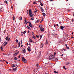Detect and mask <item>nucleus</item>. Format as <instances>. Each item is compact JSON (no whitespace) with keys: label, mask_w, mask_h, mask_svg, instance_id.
Returning a JSON list of instances; mask_svg holds the SVG:
<instances>
[{"label":"nucleus","mask_w":74,"mask_h":74,"mask_svg":"<svg viewBox=\"0 0 74 74\" xmlns=\"http://www.w3.org/2000/svg\"><path fill=\"white\" fill-rule=\"evenodd\" d=\"M12 18L13 19V20H15V17H14V16H13L12 17Z\"/></svg>","instance_id":"e433bc0d"},{"label":"nucleus","mask_w":74,"mask_h":74,"mask_svg":"<svg viewBox=\"0 0 74 74\" xmlns=\"http://www.w3.org/2000/svg\"><path fill=\"white\" fill-rule=\"evenodd\" d=\"M40 3L41 6H43L44 5V4H42V3L40 2Z\"/></svg>","instance_id":"b1692460"},{"label":"nucleus","mask_w":74,"mask_h":74,"mask_svg":"<svg viewBox=\"0 0 74 74\" xmlns=\"http://www.w3.org/2000/svg\"><path fill=\"white\" fill-rule=\"evenodd\" d=\"M24 22H25H25H26V20L25 19V20H24Z\"/></svg>","instance_id":"a18cd8bd"},{"label":"nucleus","mask_w":74,"mask_h":74,"mask_svg":"<svg viewBox=\"0 0 74 74\" xmlns=\"http://www.w3.org/2000/svg\"><path fill=\"white\" fill-rule=\"evenodd\" d=\"M16 53H17V54H18V53H19V51H18V52Z\"/></svg>","instance_id":"0e129e2a"},{"label":"nucleus","mask_w":74,"mask_h":74,"mask_svg":"<svg viewBox=\"0 0 74 74\" xmlns=\"http://www.w3.org/2000/svg\"><path fill=\"white\" fill-rule=\"evenodd\" d=\"M65 46H66V48L67 47V44H65Z\"/></svg>","instance_id":"603ef678"},{"label":"nucleus","mask_w":74,"mask_h":74,"mask_svg":"<svg viewBox=\"0 0 74 74\" xmlns=\"http://www.w3.org/2000/svg\"><path fill=\"white\" fill-rule=\"evenodd\" d=\"M34 20V17H32L31 18V21H33V20Z\"/></svg>","instance_id":"6ab92c4d"},{"label":"nucleus","mask_w":74,"mask_h":74,"mask_svg":"<svg viewBox=\"0 0 74 74\" xmlns=\"http://www.w3.org/2000/svg\"><path fill=\"white\" fill-rule=\"evenodd\" d=\"M41 51H40L39 53V57H40V56H41Z\"/></svg>","instance_id":"a211bd4d"},{"label":"nucleus","mask_w":74,"mask_h":74,"mask_svg":"<svg viewBox=\"0 0 74 74\" xmlns=\"http://www.w3.org/2000/svg\"><path fill=\"white\" fill-rule=\"evenodd\" d=\"M8 43V42H5L4 43H3V44L4 45V46H5V45H7V44Z\"/></svg>","instance_id":"6e6552de"},{"label":"nucleus","mask_w":74,"mask_h":74,"mask_svg":"<svg viewBox=\"0 0 74 74\" xmlns=\"http://www.w3.org/2000/svg\"><path fill=\"white\" fill-rule=\"evenodd\" d=\"M33 38H34V39H36V37L34 36H33Z\"/></svg>","instance_id":"79ce46f5"},{"label":"nucleus","mask_w":74,"mask_h":74,"mask_svg":"<svg viewBox=\"0 0 74 74\" xmlns=\"http://www.w3.org/2000/svg\"><path fill=\"white\" fill-rule=\"evenodd\" d=\"M10 40H11V39H10V38H8V40L7 41H10Z\"/></svg>","instance_id":"2f4dec72"},{"label":"nucleus","mask_w":74,"mask_h":74,"mask_svg":"<svg viewBox=\"0 0 74 74\" xmlns=\"http://www.w3.org/2000/svg\"><path fill=\"white\" fill-rule=\"evenodd\" d=\"M46 45H47V44H48V41H47L46 42Z\"/></svg>","instance_id":"4c0bfd02"},{"label":"nucleus","mask_w":74,"mask_h":74,"mask_svg":"<svg viewBox=\"0 0 74 74\" xmlns=\"http://www.w3.org/2000/svg\"><path fill=\"white\" fill-rule=\"evenodd\" d=\"M36 66L37 67H38V64H37Z\"/></svg>","instance_id":"864d4df0"},{"label":"nucleus","mask_w":74,"mask_h":74,"mask_svg":"<svg viewBox=\"0 0 74 74\" xmlns=\"http://www.w3.org/2000/svg\"><path fill=\"white\" fill-rule=\"evenodd\" d=\"M17 69H18V68L17 67H16V68H13V71H16V70H17Z\"/></svg>","instance_id":"423d86ee"},{"label":"nucleus","mask_w":74,"mask_h":74,"mask_svg":"<svg viewBox=\"0 0 74 74\" xmlns=\"http://www.w3.org/2000/svg\"><path fill=\"white\" fill-rule=\"evenodd\" d=\"M17 59H18V58H16V57H15L14 59V60H17Z\"/></svg>","instance_id":"c756f323"},{"label":"nucleus","mask_w":74,"mask_h":74,"mask_svg":"<svg viewBox=\"0 0 74 74\" xmlns=\"http://www.w3.org/2000/svg\"><path fill=\"white\" fill-rule=\"evenodd\" d=\"M33 3L34 4H37V3H36V2H33Z\"/></svg>","instance_id":"cd10ccee"},{"label":"nucleus","mask_w":74,"mask_h":74,"mask_svg":"<svg viewBox=\"0 0 74 74\" xmlns=\"http://www.w3.org/2000/svg\"><path fill=\"white\" fill-rule=\"evenodd\" d=\"M54 59H55V60H58L57 58H54Z\"/></svg>","instance_id":"09e8293b"},{"label":"nucleus","mask_w":74,"mask_h":74,"mask_svg":"<svg viewBox=\"0 0 74 74\" xmlns=\"http://www.w3.org/2000/svg\"><path fill=\"white\" fill-rule=\"evenodd\" d=\"M52 34V36H53V35H54V34H53V33H52V34Z\"/></svg>","instance_id":"3c124183"},{"label":"nucleus","mask_w":74,"mask_h":74,"mask_svg":"<svg viewBox=\"0 0 74 74\" xmlns=\"http://www.w3.org/2000/svg\"><path fill=\"white\" fill-rule=\"evenodd\" d=\"M29 26L30 27H32V23H30V22H29Z\"/></svg>","instance_id":"9d476101"},{"label":"nucleus","mask_w":74,"mask_h":74,"mask_svg":"<svg viewBox=\"0 0 74 74\" xmlns=\"http://www.w3.org/2000/svg\"><path fill=\"white\" fill-rule=\"evenodd\" d=\"M43 47H44V43H42L40 45V48H43Z\"/></svg>","instance_id":"0eeeda50"},{"label":"nucleus","mask_w":74,"mask_h":74,"mask_svg":"<svg viewBox=\"0 0 74 74\" xmlns=\"http://www.w3.org/2000/svg\"><path fill=\"white\" fill-rule=\"evenodd\" d=\"M49 58L51 59H53L55 58V57H53V55H50Z\"/></svg>","instance_id":"7ed1b4c3"},{"label":"nucleus","mask_w":74,"mask_h":74,"mask_svg":"<svg viewBox=\"0 0 74 74\" xmlns=\"http://www.w3.org/2000/svg\"><path fill=\"white\" fill-rule=\"evenodd\" d=\"M71 38H74L73 37V36H72V37H71Z\"/></svg>","instance_id":"4d7b16f0"},{"label":"nucleus","mask_w":74,"mask_h":74,"mask_svg":"<svg viewBox=\"0 0 74 74\" xmlns=\"http://www.w3.org/2000/svg\"><path fill=\"white\" fill-rule=\"evenodd\" d=\"M5 31H4V33H5Z\"/></svg>","instance_id":"774afa93"},{"label":"nucleus","mask_w":74,"mask_h":74,"mask_svg":"<svg viewBox=\"0 0 74 74\" xmlns=\"http://www.w3.org/2000/svg\"><path fill=\"white\" fill-rule=\"evenodd\" d=\"M22 53H26V51H25V49H23V50L22 51Z\"/></svg>","instance_id":"39448f33"},{"label":"nucleus","mask_w":74,"mask_h":74,"mask_svg":"<svg viewBox=\"0 0 74 74\" xmlns=\"http://www.w3.org/2000/svg\"><path fill=\"white\" fill-rule=\"evenodd\" d=\"M15 66H16V65H15V64H13V66H12V67L14 68V67H15Z\"/></svg>","instance_id":"f3484780"},{"label":"nucleus","mask_w":74,"mask_h":74,"mask_svg":"<svg viewBox=\"0 0 74 74\" xmlns=\"http://www.w3.org/2000/svg\"><path fill=\"white\" fill-rule=\"evenodd\" d=\"M29 23V22H28L27 23H26V24H27V23Z\"/></svg>","instance_id":"338daca9"},{"label":"nucleus","mask_w":74,"mask_h":74,"mask_svg":"<svg viewBox=\"0 0 74 74\" xmlns=\"http://www.w3.org/2000/svg\"><path fill=\"white\" fill-rule=\"evenodd\" d=\"M54 73H55V74H57V73H58L57 72H56L55 71H54Z\"/></svg>","instance_id":"f704fd0d"},{"label":"nucleus","mask_w":74,"mask_h":74,"mask_svg":"<svg viewBox=\"0 0 74 74\" xmlns=\"http://www.w3.org/2000/svg\"><path fill=\"white\" fill-rule=\"evenodd\" d=\"M27 45H29L28 44V43H27Z\"/></svg>","instance_id":"680f3d73"},{"label":"nucleus","mask_w":74,"mask_h":74,"mask_svg":"<svg viewBox=\"0 0 74 74\" xmlns=\"http://www.w3.org/2000/svg\"><path fill=\"white\" fill-rule=\"evenodd\" d=\"M27 50L28 51H31V50L30 49V47H28L27 48Z\"/></svg>","instance_id":"ddd939ff"},{"label":"nucleus","mask_w":74,"mask_h":74,"mask_svg":"<svg viewBox=\"0 0 74 74\" xmlns=\"http://www.w3.org/2000/svg\"><path fill=\"white\" fill-rule=\"evenodd\" d=\"M27 28L28 29H30V27H29L28 26H27Z\"/></svg>","instance_id":"412c9836"},{"label":"nucleus","mask_w":74,"mask_h":74,"mask_svg":"<svg viewBox=\"0 0 74 74\" xmlns=\"http://www.w3.org/2000/svg\"><path fill=\"white\" fill-rule=\"evenodd\" d=\"M8 36H7L5 38V39L7 41H8Z\"/></svg>","instance_id":"4468645a"},{"label":"nucleus","mask_w":74,"mask_h":74,"mask_svg":"<svg viewBox=\"0 0 74 74\" xmlns=\"http://www.w3.org/2000/svg\"><path fill=\"white\" fill-rule=\"evenodd\" d=\"M63 68V69H64V70H66L67 69L66 68H65V66H64Z\"/></svg>","instance_id":"c85d7f7f"},{"label":"nucleus","mask_w":74,"mask_h":74,"mask_svg":"<svg viewBox=\"0 0 74 74\" xmlns=\"http://www.w3.org/2000/svg\"><path fill=\"white\" fill-rule=\"evenodd\" d=\"M37 12V10H35L34 12V13H36V12Z\"/></svg>","instance_id":"7c9ffc66"},{"label":"nucleus","mask_w":74,"mask_h":74,"mask_svg":"<svg viewBox=\"0 0 74 74\" xmlns=\"http://www.w3.org/2000/svg\"><path fill=\"white\" fill-rule=\"evenodd\" d=\"M29 16H30V17H33V14H32H32H29Z\"/></svg>","instance_id":"2eb2a0df"},{"label":"nucleus","mask_w":74,"mask_h":74,"mask_svg":"<svg viewBox=\"0 0 74 74\" xmlns=\"http://www.w3.org/2000/svg\"><path fill=\"white\" fill-rule=\"evenodd\" d=\"M42 35H41L40 37V39H41V38H42Z\"/></svg>","instance_id":"bb28decb"},{"label":"nucleus","mask_w":74,"mask_h":74,"mask_svg":"<svg viewBox=\"0 0 74 74\" xmlns=\"http://www.w3.org/2000/svg\"><path fill=\"white\" fill-rule=\"evenodd\" d=\"M56 26V25L55 24V25H54V27H55Z\"/></svg>","instance_id":"e2e57ef3"},{"label":"nucleus","mask_w":74,"mask_h":74,"mask_svg":"<svg viewBox=\"0 0 74 74\" xmlns=\"http://www.w3.org/2000/svg\"><path fill=\"white\" fill-rule=\"evenodd\" d=\"M39 27L41 32H44V28L43 27H42V26H41L40 27V25L39 26Z\"/></svg>","instance_id":"f257e3e1"},{"label":"nucleus","mask_w":74,"mask_h":74,"mask_svg":"<svg viewBox=\"0 0 74 74\" xmlns=\"http://www.w3.org/2000/svg\"><path fill=\"white\" fill-rule=\"evenodd\" d=\"M32 35H33V36H34V32H32Z\"/></svg>","instance_id":"37998d69"},{"label":"nucleus","mask_w":74,"mask_h":74,"mask_svg":"<svg viewBox=\"0 0 74 74\" xmlns=\"http://www.w3.org/2000/svg\"><path fill=\"white\" fill-rule=\"evenodd\" d=\"M4 3H6V4H7L8 3V2H7V1H5Z\"/></svg>","instance_id":"a878e982"},{"label":"nucleus","mask_w":74,"mask_h":74,"mask_svg":"<svg viewBox=\"0 0 74 74\" xmlns=\"http://www.w3.org/2000/svg\"><path fill=\"white\" fill-rule=\"evenodd\" d=\"M22 17H20L19 18V20H20V21H22Z\"/></svg>","instance_id":"5701e85b"},{"label":"nucleus","mask_w":74,"mask_h":74,"mask_svg":"<svg viewBox=\"0 0 74 74\" xmlns=\"http://www.w3.org/2000/svg\"><path fill=\"white\" fill-rule=\"evenodd\" d=\"M1 49V51H3V46H1V48H0Z\"/></svg>","instance_id":"dca6fc26"},{"label":"nucleus","mask_w":74,"mask_h":74,"mask_svg":"<svg viewBox=\"0 0 74 74\" xmlns=\"http://www.w3.org/2000/svg\"><path fill=\"white\" fill-rule=\"evenodd\" d=\"M21 36H23V34H21Z\"/></svg>","instance_id":"69168bd1"},{"label":"nucleus","mask_w":74,"mask_h":74,"mask_svg":"<svg viewBox=\"0 0 74 74\" xmlns=\"http://www.w3.org/2000/svg\"><path fill=\"white\" fill-rule=\"evenodd\" d=\"M60 29L61 30H63V29H64V27L63 26H60Z\"/></svg>","instance_id":"9b49d317"},{"label":"nucleus","mask_w":74,"mask_h":74,"mask_svg":"<svg viewBox=\"0 0 74 74\" xmlns=\"http://www.w3.org/2000/svg\"><path fill=\"white\" fill-rule=\"evenodd\" d=\"M21 46V42H18V47H19Z\"/></svg>","instance_id":"aec40b11"},{"label":"nucleus","mask_w":74,"mask_h":74,"mask_svg":"<svg viewBox=\"0 0 74 74\" xmlns=\"http://www.w3.org/2000/svg\"><path fill=\"white\" fill-rule=\"evenodd\" d=\"M68 64H70V62H67L66 63V65H68Z\"/></svg>","instance_id":"4be33fe9"},{"label":"nucleus","mask_w":74,"mask_h":74,"mask_svg":"<svg viewBox=\"0 0 74 74\" xmlns=\"http://www.w3.org/2000/svg\"><path fill=\"white\" fill-rule=\"evenodd\" d=\"M40 8L41 9V10L42 12H44V10H43V9L42 8L40 7Z\"/></svg>","instance_id":"f8f14e48"},{"label":"nucleus","mask_w":74,"mask_h":74,"mask_svg":"<svg viewBox=\"0 0 74 74\" xmlns=\"http://www.w3.org/2000/svg\"><path fill=\"white\" fill-rule=\"evenodd\" d=\"M16 42H18V39H16Z\"/></svg>","instance_id":"58836bf2"},{"label":"nucleus","mask_w":74,"mask_h":74,"mask_svg":"<svg viewBox=\"0 0 74 74\" xmlns=\"http://www.w3.org/2000/svg\"><path fill=\"white\" fill-rule=\"evenodd\" d=\"M54 53V56H55V55H56V53L55 52V53Z\"/></svg>","instance_id":"c03bdc74"},{"label":"nucleus","mask_w":74,"mask_h":74,"mask_svg":"<svg viewBox=\"0 0 74 74\" xmlns=\"http://www.w3.org/2000/svg\"><path fill=\"white\" fill-rule=\"evenodd\" d=\"M73 21H74V19L72 18V21L73 22Z\"/></svg>","instance_id":"8fccbe9b"},{"label":"nucleus","mask_w":74,"mask_h":74,"mask_svg":"<svg viewBox=\"0 0 74 74\" xmlns=\"http://www.w3.org/2000/svg\"><path fill=\"white\" fill-rule=\"evenodd\" d=\"M36 37L37 38H39V36L37 35H36Z\"/></svg>","instance_id":"de8ad7c7"},{"label":"nucleus","mask_w":74,"mask_h":74,"mask_svg":"<svg viewBox=\"0 0 74 74\" xmlns=\"http://www.w3.org/2000/svg\"><path fill=\"white\" fill-rule=\"evenodd\" d=\"M22 47H23V45H22L21 47V48H22Z\"/></svg>","instance_id":"13d9d810"},{"label":"nucleus","mask_w":74,"mask_h":74,"mask_svg":"<svg viewBox=\"0 0 74 74\" xmlns=\"http://www.w3.org/2000/svg\"><path fill=\"white\" fill-rule=\"evenodd\" d=\"M42 14H43L44 16H45V13H43Z\"/></svg>","instance_id":"473e14b6"},{"label":"nucleus","mask_w":74,"mask_h":74,"mask_svg":"<svg viewBox=\"0 0 74 74\" xmlns=\"http://www.w3.org/2000/svg\"><path fill=\"white\" fill-rule=\"evenodd\" d=\"M38 1L39 2H41V0H39Z\"/></svg>","instance_id":"6e6d98bb"},{"label":"nucleus","mask_w":74,"mask_h":74,"mask_svg":"<svg viewBox=\"0 0 74 74\" xmlns=\"http://www.w3.org/2000/svg\"><path fill=\"white\" fill-rule=\"evenodd\" d=\"M31 10H32L31 9H30L29 10V15L32 14L33 13V12H32V11Z\"/></svg>","instance_id":"20e7f679"},{"label":"nucleus","mask_w":74,"mask_h":74,"mask_svg":"<svg viewBox=\"0 0 74 74\" xmlns=\"http://www.w3.org/2000/svg\"><path fill=\"white\" fill-rule=\"evenodd\" d=\"M39 21H40V20H38L36 21V23H38L39 22Z\"/></svg>","instance_id":"72a5a7b5"},{"label":"nucleus","mask_w":74,"mask_h":74,"mask_svg":"<svg viewBox=\"0 0 74 74\" xmlns=\"http://www.w3.org/2000/svg\"><path fill=\"white\" fill-rule=\"evenodd\" d=\"M56 26H58L59 25H58V24H57Z\"/></svg>","instance_id":"bf43d9fd"},{"label":"nucleus","mask_w":74,"mask_h":74,"mask_svg":"<svg viewBox=\"0 0 74 74\" xmlns=\"http://www.w3.org/2000/svg\"><path fill=\"white\" fill-rule=\"evenodd\" d=\"M17 54V53H16L14 54V56H16V55Z\"/></svg>","instance_id":"ea45409f"},{"label":"nucleus","mask_w":74,"mask_h":74,"mask_svg":"<svg viewBox=\"0 0 74 74\" xmlns=\"http://www.w3.org/2000/svg\"><path fill=\"white\" fill-rule=\"evenodd\" d=\"M18 58H21V57H20V56H18Z\"/></svg>","instance_id":"052dcab7"},{"label":"nucleus","mask_w":74,"mask_h":74,"mask_svg":"<svg viewBox=\"0 0 74 74\" xmlns=\"http://www.w3.org/2000/svg\"><path fill=\"white\" fill-rule=\"evenodd\" d=\"M22 60L24 63H26V60L24 57L22 58Z\"/></svg>","instance_id":"f03ea898"},{"label":"nucleus","mask_w":74,"mask_h":74,"mask_svg":"<svg viewBox=\"0 0 74 74\" xmlns=\"http://www.w3.org/2000/svg\"><path fill=\"white\" fill-rule=\"evenodd\" d=\"M27 15L29 14V11H28V10H27Z\"/></svg>","instance_id":"c9c22d12"},{"label":"nucleus","mask_w":74,"mask_h":74,"mask_svg":"<svg viewBox=\"0 0 74 74\" xmlns=\"http://www.w3.org/2000/svg\"><path fill=\"white\" fill-rule=\"evenodd\" d=\"M11 8L12 9V10H13L14 9L13 8V7L12 6H11Z\"/></svg>","instance_id":"49530a36"},{"label":"nucleus","mask_w":74,"mask_h":74,"mask_svg":"<svg viewBox=\"0 0 74 74\" xmlns=\"http://www.w3.org/2000/svg\"><path fill=\"white\" fill-rule=\"evenodd\" d=\"M22 33H23V34H25V33H26V31H25L24 32H22Z\"/></svg>","instance_id":"393cba45"},{"label":"nucleus","mask_w":74,"mask_h":74,"mask_svg":"<svg viewBox=\"0 0 74 74\" xmlns=\"http://www.w3.org/2000/svg\"><path fill=\"white\" fill-rule=\"evenodd\" d=\"M29 42H34L33 41V40H32L30 38L29 39Z\"/></svg>","instance_id":"1a4fd4ad"},{"label":"nucleus","mask_w":74,"mask_h":74,"mask_svg":"<svg viewBox=\"0 0 74 74\" xmlns=\"http://www.w3.org/2000/svg\"><path fill=\"white\" fill-rule=\"evenodd\" d=\"M66 48H67V49H70V48L69 47H66Z\"/></svg>","instance_id":"a19ab883"},{"label":"nucleus","mask_w":74,"mask_h":74,"mask_svg":"<svg viewBox=\"0 0 74 74\" xmlns=\"http://www.w3.org/2000/svg\"><path fill=\"white\" fill-rule=\"evenodd\" d=\"M3 61H5V62H7V61H6V60H3Z\"/></svg>","instance_id":"5fc2aeb1"}]
</instances>
